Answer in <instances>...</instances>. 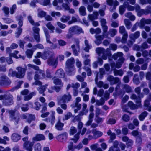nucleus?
I'll return each mask as SVG.
<instances>
[{
	"label": "nucleus",
	"mask_w": 151,
	"mask_h": 151,
	"mask_svg": "<svg viewBox=\"0 0 151 151\" xmlns=\"http://www.w3.org/2000/svg\"><path fill=\"white\" fill-rule=\"evenodd\" d=\"M139 97L137 98L135 95L133 94L131 96V98L132 99L135 100L137 104V106H136L132 102L129 101L128 103V105L131 109H137L141 106V101L140 98H142L143 96L142 94H139Z\"/></svg>",
	"instance_id": "obj_1"
},
{
	"label": "nucleus",
	"mask_w": 151,
	"mask_h": 151,
	"mask_svg": "<svg viewBox=\"0 0 151 151\" xmlns=\"http://www.w3.org/2000/svg\"><path fill=\"white\" fill-rule=\"evenodd\" d=\"M113 57L114 60L118 59V62H117L116 65L114 63H112L111 65L112 68L113 69L115 67L117 68H120L124 61L123 58V54L121 52H118L116 54H114Z\"/></svg>",
	"instance_id": "obj_2"
},
{
	"label": "nucleus",
	"mask_w": 151,
	"mask_h": 151,
	"mask_svg": "<svg viewBox=\"0 0 151 151\" xmlns=\"http://www.w3.org/2000/svg\"><path fill=\"white\" fill-rule=\"evenodd\" d=\"M96 52L99 56H100L101 55L102 58L106 60L107 59V56L108 57L109 60H110V57L111 56V54L109 49H107L106 50L101 48H98L96 49Z\"/></svg>",
	"instance_id": "obj_3"
},
{
	"label": "nucleus",
	"mask_w": 151,
	"mask_h": 151,
	"mask_svg": "<svg viewBox=\"0 0 151 151\" xmlns=\"http://www.w3.org/2000/svg\"><path fill=\"white\" fill-rule=\"evenodd\" d=\"M16 69L18 71L17 73H16L15 71L12 72V70H10L9 74V75L12 76H15L17 78H22L25 75V70L20 67L17 68Z\"/></svg>",
	"instance_id": "obj_4"
},
{
	"label": "nucleus",
	"mask_w": 151,
	"mask_h": 151,
	"mask_svg": "<svg viewBox=\"0 0 151 151\" xmlns=\"http://www.w3.org/2000/svg\"><path fill=\"white\" fill-rule=\"evenodd\" d=\"M74 60L73 58H71L68 59L66 63V71L70 73L71 72H73V74L75 73V68L74 66Z\"/></svg>",
	"instance_id": "obj_5"
},
{
	"label": "nucleus",
	"mask_w": 151,
	"mask_h": 151,
	"mask_svg": "<svg viewBox=\"0 0 151 151\" xmlns=\"http://www.w3.org/2000/svg\"><path fill=\"white\" fill-rule=\"evenodd\" d=\"M9 114L11 120L15 121L16 122L19 120V117L16 111L14 110H9L7 111Z\"/></svg>",
	"instance_id": "obj_6"
},
{
	"label": "nucleus",
	"mask_w": 151,
	"mask_h": 151,
	"mask_svg": "<svg viewBox=\"0 0 151 151\" xmlns=\"http://www.w3.org/2000/svg\"><path fill=\"white\" fill-rule=\"evenodd\" d=\"M96 33V34L95 35L96 40L95 41V43L97 45H99L101 43V41L104 39L105 37L104 35L97 36V34L100 33L101 32V29L99 28H97L95 29Z\"/></svg>",
	"instance_id": "obj_7"
},
{
	"label": "nucleus",
	"mask_w": 151,
	"mask_h": 151,
	"mask_svg": "<svg viewBox=\"0 0 151 151\" xmlns=\"http://www.w3.org/2000/svg\"><path fill=\"white\" fill-rule=\"evenodd\" d=\"M53 82L56 85L59 86H56L55 87V91L57 92L59 91L63 85V83L62 82L61 80L58 78H54Z\"/></svg>",
	"instance_id": "obj_8"
},
{
	"label": "nucleus",
	"mask_w": 151,
	"mask_h": 151,
	"mask_svg": "<svg viewBox=\"0 0 151 151\" xmlns=\"http://www.w3.org/2000/svg\"><path fill=\"white\" fill-rule=\"evenodd\" d=\"M69 32L75 34H78L83 32L82 29L77 26L72 27L69 30Z\"/></svg>",
	"instance_id": "obj_9"
},
{
	"label": "nucleus",
	"mask_w": 151,
	"mask_h": 151,
	"mask_svg": "<svg viewBox=\"0 0 151 151\" xmlns=\"http://www.w3.org/2000/svg\"><path fill=\"white\" fill-rule=\"evenodd\" d=\"M79 42L77 41L76 43V45H72L71 48L73 50L74 54L77 56L78 55V52L80 51V47L79 46Z\"/></svg>",
	"instance_id": "obj_10"
},
{
	"label": "nucleus",
	"mask_w": 151,
	"mask_h": 151,
	"mask_svg": "<svg viewBox=\"0 0 151 151\" xmlns=\"http://www.w3.org/2000/svg\"><path fill=\"white\" fill-rule=\"evenodd\" d=\"M33 143L29 141L25 142L23 145L24 151H32Z\"/></svg>",
	"instance_id": "obj_11"
},
{
	"label": "nucleus",
	"mask_w": 151,
	"mask_h": 151,
	"mask_svg": "<svg viewBox=\"0 0 151 151\" xmlns=\"http://www.w3.org/2000/svg\"><path fill=\"white\" fill-rule=\"evenodd\" d=\"M6 100V105H9L13 103L12 98H8V97L6 95H0V100Z\"/></svg>",
	"instance_id": "obj_12"
},
{
	"label": "nucleus",
	"mask_w": 151,
	"mask_h": 151,
	"mask_svg": "<svg viewBox=\"0 0 151 151\" xmlns=\"http://www.w3.org/2000/svg\"><path fill=\"white\" fill-rule=\"evenodd\" d=\"M44 31L46 37L47 42L51 44V45H50L51 48L55 49L57 47V45L55 44H54L53 43H52L49 40L50 36L48 33V30L46 29H44Z\"/></svg>",
	"instance_id": "obj_13"
},
{
	"label": "nucleus",
	"mask_w": 151,
	"mask_h": 151,
	"mask_svg": "<svg viewBox=\"0 0 151 151\" xmlns=\"http://www.w3.org/2000/svg\"><path fill=\"white\" fill-rule=\"evenodd\" d=\"M108 80L110 82L111 84L113 85L119 83L120 80L118 78H114L112 76H109L107 78Z\"/></svg>",
	"instance_id": "obj_14"
},
{
	"label": "nucleus",
	"mask_w": 151,
	"mask_h": 151,
	"mask_svg": "<svg viewBox=\"0 0 151 151\" xmlns=\"http://www.w3.org/2000/svg\"><path fill=\"white\" fill-rule=\"evenodd\" d=\"M68 134L66 133H64L58 136L57 137V139L60 142L65 141L67 138Z\"/></svg>",
	"instance_id": "obj_15"
},
{
	"label": "nucleus",
	"mask_w": 151,
	"mask_h": 151,
	"mask_svg": "<svg viewBox=\"0 0 151 151\" xmlns=\"http://www.w3.org/2000/svg\"><path fill=\"white\" fill-rule=\"evenodd\" d=\"M39 28L34 27L33 28V30L35 33L34 35V38L37 42H39L40 41V37L39 35Z\"/></svg>",
	"instance_id": "obj_16"
},
{
	"label": "nucleus",
	"mask_w": 151,
	"mask_h": 151,
	"mask_svg": "<svg viewBox=\"0 0 151 151\" xmlns=\"http://www.w3.org/2000/svg\"><path fill=\"white\" fill-rule=\"evenodd\" d=\"M71 99V96L69 94H65L63 96L60 101L61 102H68Z\"/></svg>",
	"instance_id": "obj_17"
},
{
	"label": "nucleus",
	"mask_w": 151,
	"mask_h": 151,
	"mask_svg": "<svg viewBox=\"0 0 151 151\" xmlns=\"http://www.w3.org/2000/svg\"><path fill=\"white\" fill-rule=\"evenodd\" d=\"M81 101V99L80 97H77L76 99V103L75 104V106L77 108V109H75L74 111L75 113L77 112L78 110L81 109V105L78 103Z\"/></svg>",
	"instance_id": "obj_18"
},
{
	"label": "nucleus",
	"mask_w": 151,
	"mask_h": 151,
	"mask_svg": "<svg viewBox=\"0 0 151 151\" xmlns=\"http://www.w3.org/2000/svg\"><path fill=\"white\" fill-rule=\"evenodd\" d=\"M92 133L93 134L94 138H96L100 137L103 135V133L101 131H98L96 129H93L92 131Z\"/></svg>",
	"instance_id": "obj_19"
},
{
	"label": "nucleus",
	"mask_w": 151,
	"mask_h": 151,
	"mask_svg": "<svg viewBox=\"0 0 151 151\" xmlns=\"http://www.w3.org/2000/svg\"><path fill=\"white\" fill-rule=\"evenodd\" d=\"M61 118L60 116L58 117V121L55 125L56 128L58 130H61L63 129L64 124L60 122Z\"/></svg>",
	"instance_id": "obj_20"
},
{
	"label": "nucleus",
	"mask_w": 151,
	"mask_h": 151,
	"mask_svg": "<svg viewBox=\"0 0 151 151\" xmlns=\"http://www.w3.org/2000/svg\"><path fill=\"white\" fill-rule=\"evenodd\" d=\"M45 139V137L42 134H38L33 138V140L34 141L44 140Z\"/></svg>",
	"instance_id": "obj_21"
},
{
	"label": "nucleus",
	"mask_w": 151,
	"mask_h": 151,
	"mask_svg": "<svg viewBox=\"0 0 151 151\" xmlns=\"http://www.w3.org/2000/svg\"><path fill=\"white\" fill-rule=\"evenodd\" d=\"M57 63V60L52 58L49 59L48 61V63L49 65H52L55 68L56 66Z\"/></svg>",
	"instance_id": "obj_22"
},
{
	"label": "nucleus",
	"mask_w": 151,
	"mask_h": 151,
	"mask_svg": "<svg viewBox=\"0 0 151 151\" xmlns=\"http://www.w3.org/2000/svg\"><path fill=\"white\" fill-rule=\"evenodd\" d=\"M55 75L56 77L63 78L64 77L65 74L62 69H60L57 71Z\"/></svg>",
	"instance_id": "obj_23"
},
{
	"label": "nucleus",
	"mask_w": 151,
	"mask_h": 151,
	"mask_svg": "<svg viewBox=\"0 0 151 151\" xmlns=\"http://www.w3.org/2000/svg\"><path fill=\"white\" fill-rule=\"evenodd\" d=\"M18 51H15L14 53L10 54L9 55L10 57H13L16 59H18L19 58H22L23 60L24 59V56H22L20 55H17L18 53Z\"/></svg>",
	"instance_id": "obj_24"
},
{
	"label": "nucleus",
	"mask_w": 151,
	"mask_h": 151,
	"mask_svg": "<svg viewBox=\"0 0 151 151\" xmlns=\"http://www.w3.org/2000/svg\"><path fill=\"white\" fill-rule=\"evenodd\" d=\"M40 78H40L39 77V76L38 74H35L34 77V79L35 81L33 83V85H36L38 86H40L42 85V83L37 80L38 79Z\"/></svg>",
	"instance_id": "obj_25"
},
{
	"label": "nucleus",
	"mask_w": 151,
	"mask_h": 151,
	"mask_svg": "<svg viewBox=\"0 0 151 151\" xmlns=\"http://www.w3.org/2000/svg\"><path fill=\"white\" fill-rule=\"evenodd\" d=\"M58 0H55L53 2V5L55 6H57L56 9L57 10H60L61 9V7L60 6H59L58 5ZM58 0V3H62L63 1V0Z\"/></svg>",
	"instance_id": "obj_26"
},
{
	"label": "nucleus",
	"mask_w": 151,
	"mask_h": 151,
	"mask_svg": "<svg viewBox=\"0 0 151 151\" xmlns=\"http://www.w3.org/2000/svg\"><path fill=\"white\" fill-rule=\"evenodd\" d=\"M27 66L29 67L32 68L35 70H38V72H37V73H39L40 74H42V75L43 76V77L45 78L43 76V73H42V71L41 70H39V68L38 66H36L34 65H32L30 64H28Z\"/></svg>",
	"instance_id": "obj_27"
},
{
	"label": "nucleus",
	"mask_w": 151,
	"mask_h": 151,
	"mask_svg": "<svg viewBox=\"0 0 151 151\" xmlns=\"http://www.w3.org/2000/svg\"><path fill=\"white\" fill-rule=\"evenodd\" d=\"M12 139L14 142H17L21 138L20 136L16 133L13 134L11 137Z\"/></svg>",
	"instance_id": "obj_28"
},
{
	"label": "nucleus",
	"mask_w": 151,
	"mask_h": 151,
	"mask_svg": "<svg viewBox=\"0 0 151 151\" xmlns=\"http://www.w3.org/2000/svg\"><path fill=\"white\" fill-rule=\"evenodd\" d=\"M118 144L117 141H115L114 143V146L112 147L109 148V151H119V150L117 148Z\"/></svg>",
	"instance_id": "obj_29"
},
{
	"label": "nucleus",
	"mask_w": 151,
	"mask_h": 151,
	"mask_svg": "<svg viewBox=\"0 0 151 151\" xmlns=\"http://www.w3.org/2000/svg\"><path fill=\"white\" fill-rule=\"evenodd\" d=\"M151 23V20L150 19H142L140 21L141 25L143 26L145 24H149Z\"/></svg>",
	"instance_id": "obj_30"
},
{
	"label": "nucleus",
	"mask_w": 151,
	"mask_h": 151,
	"mask_svg": "<svg viewBox=\"0 0 151 151\" xmlns=\"http://www.w3.org/2000/svg\"><path fill=\"white\" fill-rule=\"evenodd\" d=\"M70 17L69 16L63 15L60 18V21L63 23L67 22L70 20Z\"/></svg>",
	"instance_id": "obj_31"
},
{
	"label": "nucleus",
	"mask_w": 151,
	"mask_h": 151,
	"mask_svg": "<svg viewBox=\"0 0 151 151\" xmlns=\"http://www.w3.org/2000/svg\"><path fill=\"white\" fill-rule=\"evenodd\" d=\"M80 14L81 16H85L86 15V8L83 6H81L79 8Z\"/></svg>",
	"instance_id": "obj_32"
},
{
	"label": "nucleus",
	"mask_w": 151,
	"mask_h": 151,
	"mask_svg": "<svg viewBox=\"0 0 151 151\" xmlns=\"http://www.w3.org/2000/svg\"><path fill=\"white\" fill-rule=\"evenodd\" d=\"M140 35V33L139 32L137 31L135 32L134 35L131 34L130 35V37L132 40L134 41V39L138 37Z\"/></svg>",
	"instance_id": "obj_33"
},
{
	"label": "nucleus",
	"mask_w": 151,
	"mask_h": 151,
	"mask_svg": "<svg viewBox=\"0 0 151 151\" xmlns=\"http://www.w3.org/2000/svg\"><path fill=\"white\" fill-rule=\"evenodd\" d=\"M46 27L50 30V32L53 33L55 29V27L50 22L48 23L46 25Z\"/></svg>",
	"instance_id": "obj_34"
},
{
	"label": "nucleus",
	"mask_w": 151,
	"mask_h": 151,
	"mask_svg": "<svg viewBox=\"0 0 151 151\" xmlns=\"http://www.w3.org/2000/svg\"><path fill=\"white\" fill-rule=\"evenodd\" d=\"M7 79L6 76H3L0 78V85H3L5 84L6 82Z\"/></svg>",
	"instance_id": "obj_35"
},
{
	"label": "nucleus",
	"mask_w": 151,
	"mask_h": 151,
	"mask_svg": "<svg viewBox=\"0 0 151 151\" xmlns=\"http://www.w3.org/2000/svg\"><path fill=\"white\" fill-rule=\"evenodd\" d=\"M124 5L125 6L126 8H127L128 10L129 11H132L134 10V7L132 6L129 5L127 2H125L124 4Z\"/></svg>",
	"instance_id": "obj_36"
},
{
	"label": "nucleus",
	"mask_w": 151,
	"mask_h": 151,
	"mask_svg": "<svg viewBox=\"0 0 151 151\" xmlns=\"http://www.w3.org/2000/svg\"><path fill=\"white\" fill-rule=\"evenodd\" d=\"M47 86V85L42 86L40 87L37 89L39 91V92L40 94L43 93L45 91L46 88Z\"/></svg>",
	"instance_id": "obj_37"
},
{
	"label": "nucleus",
	"mask_w": 151,
	"mask_h": 151,
	"mask_svg": "<svg viewBox=\"0 0 151 151\" xmlns=\"http://www.w3.org/2000/svg\"><path fill=\"white\" fill-rule=\"evenodd\" d=\"M46 13L45 12L40 9H38V16L40 18L44 17L46 15Z\"/></svg>",
	"instance_id": "obj_38"
},
{
	"label": "nucleus",
	"mask_w": 151,
	"mask_h": 151,
	"mask_svg": "<svg viewBox=\"0 0 151 151\" xmlns=\"http://www.w3.org/2000/svg\"><path fill=\"white\" fill-rule=\"evenodd\" d=\"M124 22L125 26L128 29H129L131 26L130 22L127 19H125L124 20Z\"/></svg>",
	"instance_id": "obj_39"
},
{
	"label": "nucleus",
	"mask_w": 151,
	"mask_h": 151,
	"mask_svg": "<svg viewBox=\"0 0 151 151\" xmlns=\"http://www.w3.org/2000/svg\"><path fill=\"white\" fill-rule=\"evenodd\" d=\"M94 116V114L93 113L91 112V113L89 116V120L87 122V123H86L87 125L89 126V125L91 124V123L92 121V119L93 117Z\"/></svg>",
	"instance_id": "obj_40"
},
{
	"label": "nucleus",
	"mask_w": 151,
	"mask_h": 151,
	"mask_svg": "<svg viewBox=\"0 0 151 151\" xmlns=\"http://www.w3.org/2000/svg\"><path fill=\"white\" fill-rule=\"evenodd\" d=\"M117 32L116 30L113 29H110L109 31V33L111 37H114L116 35Z\"/></svg>",
	"instance_id": "obj_41"
},
{
	"label": "nucleus",
	"mask_w": 151,
	"mask_h": 151,
	"mask_svg": "<svg viewBox=\"0 0 151 151\" xmlns=\"http://www.w3.org/2000/svg\"><path fill=\"white\" fill-rule=\"evenodd\" d=\"M35 93L34 92L31 93L29 95L25 96L24 98V100L25 101H28L30 100L33 96L35 95Z\"/></svg>",
	"instance_id": "obj_42"
},
{
	"label": "nucleus",
	"mask_w": 151,
	"mask_h": 151,
	"mask_svg": "<svg viewBox=\"0 0 151 151\" xmlns=\"http://www.w3.org/2000/svg\"><path fill=\"white\" fill-rule=\"evenodd\" d=\"M114 75L116 76L119 75V76H121L123 74L122 71L121 70H114Z\"/></svg>",
	"instance_id": "obj_43"
},
{
	"label": "nucleus",
	"mask_w": 151,
	"mask_h": 151,
	"mask_svg": "<svg viewBox=\"0 0 151 151\" xmlns=\"http://www.w3.org/2000/svg\"><path fill=\"white\" fill-rule=\"evenodd\" d=\"M47 53H44L43 55H42V54L40 52H38L37 54V57L40 58L41 57L44 60L46 59Z\"/></svg>",
	"instance_id": "obj_44"
},
{
	"label": "nucleus",
	"mask_w": 151,
	"mask_h": 151,
	"mask_svg": "<svg viewBox=\"0 0 151 151\" xmlns=\"http://www.w3.org/2000/svg\"><path fill=\"white\" fill-rule=\"evenodd\" d=\"M85 43L86 47L84 48V50L88 52L89 49L91 48L90 46L88 45V42L87 40H85Z\"/></svg>",
	"instance_id": "obj_45"
},
{
	"label": "nucleus",
	"mask_w": 151,
	"mask_h": 151,
	"mask_svg": "<svg viewBox=\"0 0 151 151\" xmlns=\"http://www.w3.org/2000/svg\"><path fill=\"white\" fill-rule=\"evenodd\" d=\"M147 112L145 111L142 113L139 116V119L141 121H142L147 115Z\"/></svg>",
	"instance_id": "obj_46"
},
{
	"label": "nucleus",
	"mask_w": 151,
	"mask_h": 151,
	"mask_svg": "<svg viewBox=\"0 0 151 151\" xmlns=\"http://www.w3.org/2000/svg\"><path fill=\"white\" fill-rule=\"evenodd\" d=\"M80 134V132H78L75 135L74 138L71 139V140L73 141L74 143H76L79 138V135Z\"/></svg>",
	"instance_id": "obj_47"
},
{
	"label": "nucleus",
	"mask_w": 151,
	"mask_h": 151,
	"mask_svg": "<svg viewBox=\"0 0 151 151\" xmlns=\"http://www.w3.org/2000/svg\"><path fill=\"white\" fill-rule=\"evenodd\" d=\"M50 14L53 17H55V16L57 17H60L61 16V14L60 13L58 12L52 11L50 13Z\"/></svg>",
	"instance_id": "obj_48"
},
{
	"label": "nucleus",
	"mask_w": 151,
	"mask_h": 151,
	"mask_svg": "<svg viewBox=\"0 0 151 151\" xmlns=\"http://www.w3.org/2000/svg\"><path fill=\"white\" fill-rule=\"evenodd\" d=\"M128 37V35L127 33H125V34L123 35V36L122 37L121 42L122 43H125L126 42V41L127 40V38Z\"/></svg>",
	"instance_id": "obj_49"
},
{
	"label": "nucleus",
	"mask_w": 151,
	"mask_h": 151,
	"mask_svg": "<svg viewBox=\"0 0 151 151\" xmlns=\"http://www.w3.org/2000/svg\"><path fill=\"white\" fill-rule=\"evenodd\" d=\"M35 151H41V146L39 143H37L35 145L34 147Z\"/></svg>",
	"instance_id": "obj_50"
},
{
	"label": "nucleus",
	"mask_w": 151,
	"mask_h": 151,
	"mask_svg": "<svg viewBox=\"0 0 151 151\" xmlns=\"http://www.w3.org/2000/svg\"><path fill=\"white\" fill-rule=\"evenodd\" d=\"M77 132V129L76 128L74 127H71L70 130V134L71 135H73Z\"/></svg>",
	"instance_id": "obj_51"
},
{
	"label": "nucleus",
	"mask_w": 151,
	"mask_h": 151,
	"mask_svg": "<svg viewBox=\"0 0 151 151\" xmlns=\"http://www.w3.org/2000/svg\"><path fill=\"white\" fill-rule=\"evenodd\" d=\"M33 52L31 50H27L26 52V54L28 58L32 57L33 54Z\"/></svg>",
	"instance_id": "obj_52"
},
{
	"label": "nucleus",
	"mask_w": 151,
	"mask_h": 151,
	"mask_svg": "<svg viewBox=\"0 0 151 151\" xmlns=\"http://www.w3.org/2000/svg\"><path fill=\"white\" fill-rule=\"evenodd\" d=\"M125 6L123 5V6H121L119 8V12L120 14H122L125 11Z\"/></svg>",
	"instance_id": "obj_53"
},
{
	"label": "nucleus",
	"mask_w": 151,
	"mask_h": 151,
	"mask_svg": "<svg viewBox=\"0 0 151 151\" xmlns=\"http://www.w3.org/2000/svg\"><path fill=\"white\" fill-rule=\"evenodd\" d=\"M119 32L120 33L124 34L127 33L125 31V28L124 26H120L119 27Z\"/></svg>",
	"instance_id": "obj_54"
},
{
	"label": "nucleus",
	"mask_w": 151,
	"mask_h": 151,
	"mask_svg": "<svg viewBox=\"0 0 151 151\" xmlns=\"http://www.w3.org/2000/svg\"><path fill=\"white\" fill-rule=\"evenodd\" d=\"M17 8L16 4H14L10 8V14H13L15 12Z\"/></svg>",
	"instance_id": "obj_55"
},
{
	"label": "nucleus",
	"mask_w": 151,
	"mask_h": 151,
	"mask_svg": "<svg viewBox=\"0 0 151 151\" xmlns=\"http://www.w3.org/2000/svg\"><path fill=\"white\" fill-rule=\"evenodd\" d=\"M50 0H45L43 1L40 2V4L44 6L49 5L50 3Z\"/></svg>",
	"instance_id": "obj_56"
},
{
	"label": "nucleus",
	"mask_w": 151,
	"mask_h": 151,
	"mask_svg": "<svg viewBox=\"0 0 151 151\" xmlns=\"http://www.w3.org/2000/svg\"><path fill=\"white\" fill-rule=\"evenodd\" d=\"M140 3L142 5L147 3L151 4V0H140Z\"/></svg>",
	"instance_id": "obj_57"
},
{
	"label": "nucleus",
	"mask_w": 151,
	"mask_h": 151,
	"mask_svg": "<svg viewBox=\"0 0 151 151\" xmlns=\"http://www.w3.org/2000/svg\"><path fill=\"white\" fill-rule=\"evenodd\" d=\"M85 69V70L87 72V75L88 76H90L91 74V69L88 67H86L84 66L83 68Z\"/></svg>",
	"instance_id": "obj_58"
},
{
	"label": "nucleus",
	"mask_w": 151,
	"mask_h": 151,
	"mask_svg": "<svg viewBox=\"0 0 151 151\" xmlns=\"http://www.w3.org/2000/svg\"><path fill=\"white\" fill-rule=\"evenodd\" d=\"M2 10L4 12L6 15H8L9 13V8L6 7H4L2 8Z\"/></svg>",
	"instance_id": "obj_59"
},
{
	"label": "nucleus",
	"mask_w": 151,
	"mask_h": 151,
	"mask_svg": "<svg viewBox=\"0 0 151 151\" xmlns=\"http://www.w3.org/2000/svg\"><path fill=\"white\" fill-rule=\"evenodd\" d=\"M98 146L97 143L93 144L90 146V148L92 150H95L96 149Z\"/></svg>",
	"instance_id": "obj_60"
},
{
	"label": "nucleus",
	"mask_w": 151,
	"mask_h": 151,
	"mask_svg": "<svg viewBox=\"0 0 151 151\" xmlns=\"http://www.w3.org/2000/svg\"><path fill=\"white\" fill-rule=\"evenodd\" d=\"M124 89L127 92H129L131 91V88L128 85H125L124 86Z\"/></svg>",
	"instance_id": "obj_61"
},
{
	"label": "nucleus",
	"mask_w": 151,
	"mask_h": 151,
	"mask_svg": "<svg viewBox=\"0 0 151 151\" xmlns=\"http://www.w3.org/2000/svg\"><path fill=\"white\" fill-rule=\"evenodd\" d=\"M77 18L76 17L73 16L72 17V20L70 21H69L68 22V24L69 25L70 24L73 22H75L77 21Z\"/></svg>",
	"instance_id": "obj_62"
},
{
	"label": "nucleus",
	"mask_w": 151,
	"mask_h": 151,
	"mask_svg": "<svg viewBox=\"0 0 151 151\" xmlns=\"http://www.w3.org/2000/svg\"><path fill=\"white\" fill-rule=\"evenodd\" d=\"M116 120L113 118L109 119L107 122V123L109 124H113L115 123Z\"/></svg>",
	"instance_id": "obj_63"
},
{
	"label": "nucleus",
	"mask_w": 151,
	"mask_h": 151,
	"mask_svg": "<svg viewBox=\"0 0 151 151\" xmlns=\"http://www.w3.org/2000/svg\"><path fill=\"white\" fill-rule=\"evenodd\" d=\"M57 24L59 27L62 29L65 28L66 27L65 24H63L60 22H57Z\"/></svg>",
	"instance_id": "obj_64"
}]
</instances>
